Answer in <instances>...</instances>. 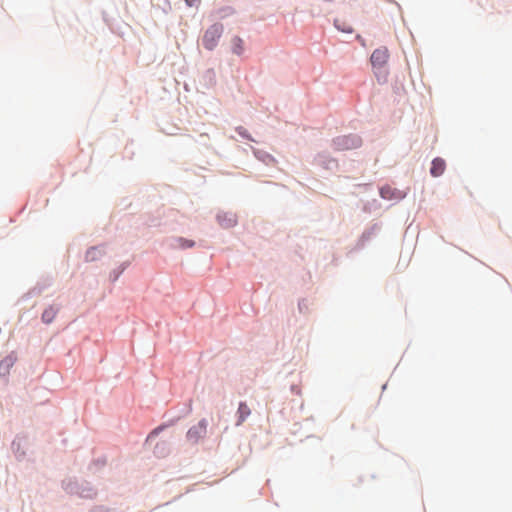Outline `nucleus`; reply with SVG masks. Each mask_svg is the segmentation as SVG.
Wrapping results in <instances>:
<instances>
[{
	"instance_id": "5",
	"label": "nucleus",
	"mask_w": 512,
	"mask_h": 512,
	"mask_svg": "<svg viewBox=\"0 0 512 512\" xmlns=\"http://www.w3.org/2000/svg\"><path fill=\"white\" fill-rule=\"evenodd\" d=\"M445 161L441 158H435L432 161L430 173L433 177H439L441 176L445 171Z\"/></svg>"
},
{
	"instance_id": "11",
	"label": "nucleus",
	"mask_w": 512,
	"mask_h": 512,
	"mask_svg": "<svg viewBox=\"0 0 512 512\" xmlns=\"http://www.w3.org/2000/svg\"><path fill=\"white\" fill-rule=\"evenodd\" d=\"M102 255V250L97 247H93L86 252V261H95Z\"/></svg>"
},
{
	"instance_id": "3",
	"label": "nucleus",
	"mask_w": 512,
	"mask_h": 512,
	"mask_svg": "<svg viewBox=\"0 0 512 512\" xmlns=\"http://www.w3.org/2000/svg\"><path fill=\"white\" fill-rule=\"evenodd\" d=\"M206 432H207V422H206V420L203 419L188 430L187 439L191 443H197L200 439H202L206 435Z\"/></svg>"
},
{
	"instance_id": "12",
	"label": "nucleus",
	"mask_w": 512,
	"mask_h": 512,
	"mask_svg": "<svg viewBox=\"0 0 512 512\" xmlns=\"http://www.w3.org/2000/svg\"><path fill=\"white\" fill-rule=\"evenodd\" d=\"M177 243H178V247H180V248H191L194 246V241L187 240L184 238H179L177 240Z\"/></svg>"
},
{
	"instance_id": "4",
	"label": "nucleus",
	"mask_w": 512,
	"mask_h": 512,
	"mask_svg": "<svg viewBox=\"0 0 512 512\" xmlns=\"http://www.w3.org/2000/svg\"><path fill=\"white\" fill-rule=\"evenodd\" d=\"M389 58V52L387 48L382 47L374 50L371 55V63L374 67H382L384 66Z\"/></svg>"
},
{
	"instance_id": "14",
	"label": "nucleus",
	"mask_w": 512,
	"mask_h": 512,
	"mask_svg": "<svg viewBox=\"0 0 512 512\" xmlns=\"http://www.w3.org/2000/svg\"><path fill=\"white\" fill-rule=\"evenodd\" d=\"M164 428V426H159L157 428H155L148 436V439H151L152 437L154 436H157L159 434L160 431H162Z\"/></svg>"
},
{
	"instance_id": "13",
	"label": "nucleus",
	"mask_w": 512,
	"mask_h": 512,
	"mask_svg": "<svg viewBox=\"0 0 512 512\" xmlns=\"http://www.w3.org/2000/svg\"><path fill=\"white\" fill-rule=\"evenodd\" d=\"M380 194L384 199H391L393 196L392 189L389 186L382 187L380 189Z\"/></svg>"
},
{
	"instance_id": "6",
	"label": "nucleus",
	"mask_w": 512,
	"mask_h": 512,
	"mask_svg": "<svg viewBox=\"0 0 512 512\" xmlns=\"http://www.w3.org/2000/svg\"><path fill=\"white\" fill-rule=\"evenodd\" d=\"M16 357L9 355L0 362V375L7 376L10 372L11 367L14 365Z\"/></svg>"
},
{
	"instance_id": "9",
	"label": "nucleus",
	"mask_w": 512,
	"mask_h": 512,
	"mask_svg": "<svg viewBox=\"0 0 512 512\" xmlns=\"http://www.w3.org/2000/svg\"><path fill=\"white\" fill-rule=\"evenodd\" d=\"M58 313V309L53 307V306H50L48 307L47 309L44 310L43 314H42V320L43 322L49 324L51 323L54 318L56 317Z\"/></svg>"
},
{
	"instance_id": "7",
	"label": "nucleus",
	"mask_w": 512,
	"mask_h": 512,
	"mask_svg": "<svg viewBox=\"0 0 512 512\" xmlns=\"http://www.w3.org/2000/svg\"><path fill=\"white\" fill-rule=\"evenodd\" d=\"M250 414L251 410L248 405L245 402H241L237 410L238 419L236 425H241L250 416Z\"/></svg>"
},
{
	"instance_id": "2",
	"label": "nucleus",
	"mask_w": 512,
	"mask_h": 512,
	"mask_svg": "<svg viewBox=\"0 0 512 512\" xmlns=\"http://www.w3.org/2000/svg\"><path fill=\"white\" fill-rule=\"evenodd\" d=\"M336 150H349L361 145V139L356 135L339 136L333 140Z\"/></svg>"
},
{
	"instance_id": "15",
	"label": "nucleus",
	"mask_w": 512,
	"mask_h": 512,
	"mask_svg": "<svg viewBox=\"0 0 512 512\" xmlns=\"http://www.w3.org/2000/svg\"><path fill=\"white\" fill-rule=\"evenodd\" d=\"M186 3L189 5V6H195V5H198V3L200 2V0H185Z\"/></svg>"
},
{
	"instance_id": "1",
	"label": "nucleus",
	"mask_w": 512,
	"mask_h": 512,
	"mask_svg": "<svg viewBox=\"0 0 512 512\" xmlns=\"http://www.w3.org/2000/svg\"><path fill=\"white\" fill-rule=\"evenodd\" d=\"M223 25L215 23L211 25L205 32L202 38V44L207 50H213L223 33Z\"/></svg>"
},
{
	"instance_id": "10",
	"label": "nucleus",
	"mask_w": 512,
	"mask_h": 512,
	"mask_svg": "<svg viewBox=\"0 0 512 512\" xmlns=\"http://www.w3.org/2000/svg\"><path fill=\"white\" fill-rule=\"evenodd\" d=\"M334 24H335V27L339 31H342L344 33H352L353 32L352 26L344 20L336 19Z\"/></svg>"
},
{
	"instance_id": "8",
	"label": "nucleus",
	"mask_w": 512,
	"mask_h": 512,
	"mask_svg": "<svg viewBox=\"0 0 512 512\" xmlns=\"http://www.w3.org/2000/svg\"><path fill=\"white\" fill-rule=\"evenodd\" d=\"M231 49L236 55H241L244 52V41L239 36H234L231 39Z\"/></svg>"
}]
</instances>
